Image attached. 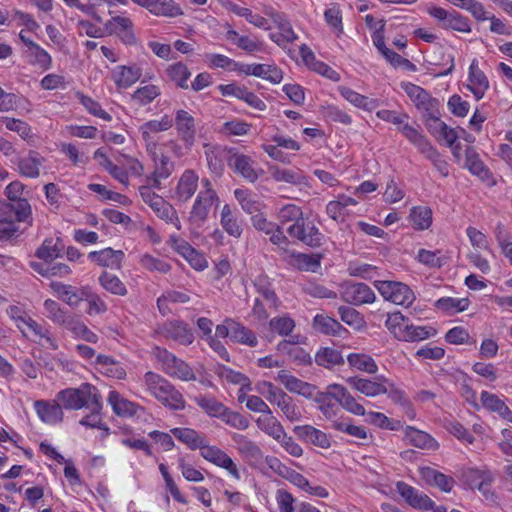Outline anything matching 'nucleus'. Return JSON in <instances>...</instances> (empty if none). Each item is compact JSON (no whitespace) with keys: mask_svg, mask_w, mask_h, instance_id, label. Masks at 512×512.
Instances as JSON below:
<instances>
[{"mask_svg":"<svg viewBox=\"0 0 512 512\" xmlns=\"http://www.w3.org/2000/svg\"><path fill=\"white\" fill-rule=\"evenodd\" d=\"M235 198L239 201L242 209L248 213L253 214L259 212L262 208V203L258 201L254 195L247 190L236 189L234 191Z\"/></svg>","mask_w":512,"mask_h":512,"instance_id":"nucleus-60","label":"nucleus"},{"mask_svg":"<svg viewBox=\"0 0 512 512\" xmlns=\"http://www.w3.org/2000/svg\"><path fill=\"white\" fill-rule=\"evenodd\" d=\"M342 299L353 305H361L373 303L375 301V293L365 283H346L342 286Z\"/></svg>","mask_w":512,"mask_h":512,"instance_id":"nucleus-16","label":"nucleus"},{"mask_svg":"<svg viewBox=\"0 0 512 512\" xmlns=\"http://www.w3.org/2000/svg\"><path fill=\"white\" fill-rule=\"evenodd\" d=\"M288 234L310 247H319L323 241V234L312 221L301 219L287 229Z\"/></svg>","mask_w":512,"mask_h":512,"instance_id":"nucleus-10","label":"nucleus"},{"mask_svg":"<svg viewBox=\"0 0 512 512\" xmlns=\"http://www.w3.org/2000/svg\"><path fill=\"white\" fill-rule=\"evenodd\" d=\"M385 327L399 341L418 342L436 335V329L431 326H418L410 322L400 312L387 315Z\"/></svg>","mask_w":512,"mask_h":512,"instance_id":"nucleus-3","label":"nucleus"},{"mask_svg":"<svg viewBox=\"0 0 512 512\" xmlns=\"http://www.w3.org/2000/svg\"><path fill=\"white\" fill-rule=\"evenodd\" d=\"M195 403L210 417L219 418L225 411V405L209 395H198Z\"/></svg>","mask_w":512,"mask_h":512,"instance_id":"nucleus-51","label":"nucleus"},{"mask_svg":"<svg viewBox=\"0 0 512 512\" xmlns=\"http://www.w3.org/2000/svg\"><path fill=\"white\" fill-rule=\"evenodd\" d=\"M228 165L245 180L254 183L259 178V173L254 168V161L247 155L231 153L227 159Z\"/></svg>","mask_w":512,"mask_h":512,"instance_id":"nucleus-23","label":"nucleus"},{"mask_svg":"<svg viewBox=\"0 0 512 512\" xmlns=\"http://www.w3.org/2000/svg\"><path fill=\"white\" fill-rule=\"evenodd\" d=\"M313 328L319 333L331 336H342L347 332L336 319L323 314L314 317Z\"/></svg>","mask_w":512,"mask_h":512,"instance_id":"nucleus-40","label":"nucleus"},{"mask_svg":"<svg viewBox=\"0 0 512 512\" xmlns=\"http://www.w3.org/2000/svg\"><path fill=\"white\" fill-rule=\"evenodd\" d=\"M347 382L353 389L368 397H375L388 392L386 386L383 383L368 379L351 377L347 380Z\"/></svg>","mask_w":512,"mask_h":512,"instance_id":"nucleus-39","label":"nucleus"},{"mask_svg":"<svg viewBox=\"0 0 512 512\" xmlns=\"http://www.w3.org/2000/svg\"><path fill=\"white\" fill-rule=\"evenodd\" d=\"M469 303L468 298L443 297L436 301L435 306L438 310L453 315L465 311Z\"/></svg>","mask_w":512,"mask_h":512,"instance_id":"nucleus-48","label":"nucleus"},{"mask_svg":"<svg viewBox=\"0 0 512 512\" xmlns=\"http://www.w3.org/2000/svg\"><path fill=\"white\" fill-rule=\"evenodd\" d=\"M171 433L190 449H199L201 456L217 467L225 469L232 478H241L239 469L233 459L222 449L206 443L204 434L190 428H173Z\"/></svg>","mask_w":512,"mask_h":512,"instance_id":"nucleus-1","label":"nucleus"},{"mask_svg":"<svg viewBox=\"0 0 512 512\" xmlns=\"http://www.w3.org/2000/svg\"><path fill=\"white\" fill-rule=\"evenodd\" d=\"M398 493L406 500V502L413 508L420 510H430L434 507V502L424 493L415 489L414 487L404 483L398 482Z\"/></svg>","mask_w":512,"mask_h":512,"instance_id":"nucleus-25","label":"nucleus"},{"mask_svg":"<svg viewBox=\"0 0 512 512\" xmlns=\"http://www.w3.org/2000/svg\"><path fill=\"white\" fill-rule=\"evenodd\" d=\"M218 201L219 198L216 192L200 191L189 213L190 222L197 226L202 225L208 219L211 208Z\"/></svg>","mask_w":512,"mask_h":512,"instance_id":"nucleus-12","label":"nucleus"},{"mask_svg":"<svg viewBox=\"0 0 512 512\" xmlns=\"http://www.w3.org/2000/svg\"><path fill=\"white\" fill-rule=\"evenodd\" d=\"M50 288L56 297L72 308H77L86 296L87 286L76 287L59 281H52Z\"/></svg>","mask_w":512,"mask_h":512,"instance_id":"nucleus-15","label":"nucleus"},{"mask_svg":"<svg viewBox=\"0 0 512 512\" xmlns=\"http://www.w3.org/2000/svg\"><path fill=\"white\" fill-rule=\"evenodd\" d=\"M88 256L92 261L96 262L99 266L118 270L121 268L124 253L121 250L105 248L100 251L90 252Z\"/></svg>","mask_w":512,"mask_h":512,"instance_id":"nucleus-31","label":"nucleus"},{"mask_svg":"<svg viewBox=\"0 0 512 512\" xmlns=\"http://www.w3.org/2000/svg\"><path fill=\"white\" fill-rule=\"evenodd\" d=\"M166 73L169 79L176 83L180 88H188L187 80L191 73L187 66L181 62L169 65Z\"/></svg>","mask_w":512,"mask_h":512,"instance_id":"nucleus-59","label":"nucleus"},{"mask_svg":"<svg viewBox=\"0 0 512 512\" xmlns=\"http://www.w3.org/2000/svg\"><path fill=\"white\" fill-rule=\"evenodd\" d=\"M282 259L290 267L300 271L317 272L321 266V256L318 254H305L285 250Z\"/></svg>","mask_w":512,"mask_h":512,"instance_id":"nucleus-19","label":"nucleus"},{"mask_svg":"<svg viewBox=\"0 0 512 512\" xmlns=\"http://www.w3.org/2000/svg\"><path fill=\"white\" fill-rule=\"evenodd\" d=\"M226 8L238 16L245 17L247 21L258 28H267L268 21L259 14H254L250 9L238 6L233 2H227Z\"/></svg>","mask_w":512,"mask_h":512,"instance_id":"nucleus-56","label":"nucleus"},{"mask_svg":"<svg viewBox=\"0 0 512 512\" xmlns=\"http://www.w3.org/2000/svg\"><path fill=\"white\" fill-rule=\"evenodd\" d=\"M226 323L232 325L231 340L249 347H256L258 339L255 333L245 327L243 324L236 322L232 319H226Z\"/></svg>","mask_w":512,"mask_h":512,"instance_id":"nucleus-42","label":"nucleus"},{"mask_svg":"<svg viewBox=\"0 0 512 512\" xmlns=\"http://www.w3.org/2000/svg\"><path fill=\"white\" fill-rule=\"evenodd\" d=\"M173 126V118L164 115L161 119L157 120H149L140 126L139 131L142 135L143 140L149 146L150 144H154L153 135L159 132H164L169 130Z\"/></svg>","mask_w":512,"mask_h":512,"instance_id":"nucleus-34","label":"nucleus"},{"mask_svg":"<svg viewBox=\"0 0 512 512\" xmlns=\"http://www.w3.org/2000/svg\"><path fill=\"white\" fill-rule=\"evenodd\" d=\"M238 71L245 75H253L273 84H278L283 79V72L276 65L269 64H241Z\"/></svg>","mask_w":512,"mask_h":512,"instance_id":"nucleus-22","label":"nucleus"},{"mask_svg":"<svg viewBox=\"0 0 512 512\" xmlns=\"http://www.w3.org/2000/svg\"><path fill=\"white\" fill-rule=\"evenodd\" d=\"M220 224L224 231L234 238L242 235L243 228L238 223L236 216L233 214L228 204L224 205L221 210Z\"/></svg>","mask_w":512,"mask_h":512,"instance_id":"nucleus-44","label":"nucleus"},{"mask_svg":"<svg viewBox=\"0 0 512 512\" xmlns=\"http://www.w3.org/2000/svg\"><path fill=\"white\" fill-rule=\"evenodd\" d=\"M152 355L161 365L163 372L168 376L182 381L197 380L196 373L190 365L167 349L156 346L152 350Z\"/></svg>","mask_w":512,"mask_h":512,"instance_id":"nucleus-5","label":"nucleus"},{"mask_svg":"<svg viewBox=\"0 0 512 512\" xmlns=\"http://www.w3.org/2000/svg\"><path fill=\"white\" fill-rule=\"evenodd\" d=\"M108 404L111 405L113 412L121 417H131L137 412L138 405L124 398L117 391H110L108 398Z\"/></svg>","mask_w":512,"mask_h":512,"instance_id":"nucleus-38","label":"nucleus"},{"mask_svg":"<svg viewBox=\"0 0 512 512\" xmlns=\"http://www.w3.org/2000/svg\"><path fill=\"white\" fill-rule=\"evenodd\" d=\"M101 286L108 292L118 296H125L127 288L124 283L115 275L103 272L99 277Z\"/></svg>","mask_w":512,"mask_h":512,"instance_id":"nucleus-58","label":"nucleus"},{"mask_svg":"<svg viewBox=\"0 0 512 512\" xmlns=\"http://www.w3.org/2000/svg\"><path fill=\"white\" fill-rule=\"evenodd\" d=\"M62 249L63 245L59 239L54 240L49 238L44 240L35 255L46 263H52L60 256Z\"/></svg>","mask_w":512,"mask_h":512,"instance_id":"nucleus-45","label":"nucleus"},{"mask_svg":"<svg viewBox=\"0 0 512 512\" xmlns=\"http://www.w3.org/2000/svg\"><path fill=\"white\" fill-rule=\"evenodd\" d=\"M467 87L473 93L477 100L482 99L485 92L489 88V81L484 72L479 69L476 60H473L469 67Z\"/></svg>","mask_w":512,"mask_h":512,"instance_id":"nucleus-28","label":"nucleus"},{"mask_svg":"<svg viewBox=\"0 0 512 512\" xmlns=\"http://www.w3.org/2000/svg\"><path fill=\"white\" fill-rule=\"evenodd\" d=\"M332 391V395L335 396L339 406L355 415L363 416L366 414L365 408L356 401L344 386L332 384Z\"/></svg>","mask_w":512,"mask_h":512,"instance_id":"nucleus-32","label":"nucleus"},{"mask_svg":"<svg viewBox=\"0 0 512 512\" xmlns=\"http://www.w3.org/2000/svg\"><path fill=\"white\" fill-rule=\"evenodd\" d=\"M268 173L276 182H284L291 185H306V177L299 169H287L278 165H270Z\"/></svg>","mask_w":512,"mask_h":512,"instance_id":"nucleus-33","label":"nucleus"},{"mask_svg":"<svg viewBox=\"0 0 512 512\" xmlns=\"http://www.w3.org/2000/svg\"><path fill=\"white\" fill-rule=\"evenodd\" d=\"M144 385L164 406L172 410H183L185 400L183 395L167 379L154 372H147L144 375Z\"/></svg>","mask_w":512,"mask_h":512,"instance_id":"nucleus-4","label":"nucleus"},{"mask_svg":"<svg viewBox=\"0 0 512 512\" xmlns=\"http://www.w3.org/2000/svg\"><path fill=\"white\" fill-rule=\"evenodd\" d=\"M315 362L324 368L331 369L344 363L342 354L333 348H321L315 355Z\"/></svg>","mask_w":512,"mask_h":512,"instance_id":"nucleus-49","label":"nucleus"},{"mask_svg":"<svg viewBox=\"0 0 512 512\" xmlns=\"http://www.w3.org/2000/svg\"><path fill=\"white\" fill-rule=\"evenodd\" d=\"M44 157H42L36 151H29V153L20 158L18 161V170L22 176L28 178H38L40 176V168L44 163Z\"/></svg>","mask_w":512,"mask_h":512,"instance_id":"nucleus-35","label":"nucleus"},{"mask_svg":"<svg viewBox=\"0 0 512 512\" xmlns=\"http://www.w3.org/2000/svg\"><path fill=\"white\" fill-rule=\"evenodd\" d=\"M61 326L70 331L76 338L83 339L89 343H96L98 341V336L77 315L69 313Z\"/></svg>","mask_w":512,"mask_h":512,"instance_id":"nucleus-30","label":"nucleus"},{"mask_svg":"<svg viewBox=\"0 0 512 512\" xmlns=\"http://www.w3.org/2000/svg\"><path fill=\"white\" fill-rule=\"evenodd\" d=\"M347 361L351 367L369 374H375L378 371L376 362L367 354L351 353Z\"/></svg>","mask_w":512,"mask_h":512,"instance_id":"nucleus-54","label":"nucleus"},{"mask_svg":"<svg viewBox=\"0 0 512 512\" xmlns=\"http://www.w3.org/2000/svg\"><path fill=\"white\" fill-rule=\"evenodd\" d=\"M158 333L182 345H190L194 341L191 329L182 321L166 322L158 328Z\"/></svg>","mask_w":512,"mask_h":512,"instance_id":"nucleus-21","label":"nucleus"},{"mask_svg":"<svg viewBox=\"0 0 512 512\" xmlns=\"http://www.w3.org/2000/svg\"><path fill=\"white\" fill-rule=\"evenodd\" d=\"M416 260L429 268H441L447 263L448 257L441 250L420 249Z\"/></svg>","mask_w":512,"mask_h":512,"instance_id":"nucleus-46","label":"nucleus"},{"mask_svg":"<svg viewBox=\"0 0 512 512\" xmlns=\"http://www.w3.org/2000/svg\"><path fill=\"white\" fill-rule=\"evenodd\" d=\"M341 320L347 325L351 326L356 330H360L364 327V317L356 309L346 306H341L338 309Z\"/></svg>","mask_w":512,"mask_h":512,"instance_id":"nucleus-64","label":"nucleus"},{"mask_svg":"<svg viewBox=\"0 0 512 512\" xmlns=\"http://www.w3.org/2000/svg\"><path fill=\"white\" fill-rule=\"evenodd\" d=\"M402 89L413 101L415 106L423 113V116H435L438 101L432 98L423 88L410 82H403Z\"/></svg>","mask_w":512,"mask_h":512,"instance_id":"nucleus-11","label":"nucleus"},{"mask_svg":"<svg viewBox=\"0 0 512 512\" xmlns=\"http://www.w3.org/2000/svg\"><path fill=\"white\" fill-rule=\"evenodd\" d=\"M170 242L172 248L182 255L194 269L201 271L207 267L205 257L188 242L176 237H171Z\"/></svg>","mask_w":512,"mask_h":512,"instance_id":"nucleus-24","label":"nucleus"},{"mask_svg":"<svg viewBox=\"0 0 512 512\" xmlns=\"http://www.w3.org/2000/svg\"><path fill=\"white\" fill-rule=\"evenodd\" d=\"M117 35L125 44H136L137 39L133 32V22L125 16H114L104 24V34Z\"/></svg>","mask_w":512,"mask_h":512,"instance_id":"nucleus-13","label":"nucleus"},{"mask_svg":"<svg viewBox=\"0 0 512 512\" xmlns=\"http://www.w3.org/2000/svg\"><path fill=\"white\" fill-rule=\"evenodd\" d=\"M85 408L90 410V414L80 420V424L90 428H100L102 423L101 410L103 408L101 395L99 394Z\"/></svg>","mask_w":512,"mask_h":512,"instance_id":"nucleus-53","label":"nucleus"},{"mask_svg":"<svg viewBox=\"0 0 512 512\" xmlns=\"http://www.w3.org/2000/svg\"><path fill=\"white\" fill-rule=\"evenodd\" d=\"M99 394L95 386L84 383L78 388H68L60 391L57 394V399L65 409L79 410L86 407Z\"/></svg>","mask_w":512,"mask_h":512,"instance_id":"nucleus-7","label":"nucleus"},{"mask_svg":"<svg viewBox=\"0 0 512 512\" xmlns=\"http://www.w3.org/2000/svg\"><path fill=\"white\" fill-rule=\"evenodd\" d=\"M409 219L414 229L426 230L432 224V211L424 206L413 207Z\"/></svg>","mask_w":512,"mask_h":512,"instance_id":"nucleus-50","label":"nucleus"},{"mask_svg":"<svg viewBox=\"0 0 512 512\" xmlns=\"http://www.w3.org/2000/svg\"><path fill=\"white\" fill-rule=\"evenodd\" d=\"M340 94L349 103H351L352 105H354L358 108H362L365 110H372L376 105L374 100H372L364 95H361L348 87H341Z\"/></svg>","mask_w":512,"mask_h":512,"instance_id":"nucleus-57","label":"nucleus"},{"mask_svg":"<svg viewBox=\"0 0 512 512\" xmlns=\"http://www.w3.org/2000/svg\"><path fill=\"white\" fill-rule=\"evenodd\" d=\"M15 320L17 328L25 337L53 350L58 349V343L52 337L50 327L46 323H39L27 315L19 316Z\"/></svg>","mask_w":512,"mask_h":512,"instance_id":"nucleus-6","label":"nucleus"},{"mask_svg":"<svg viewBox=\"0 0 512 512\" xmlns=\"http://www.w3.org/2000/svg\"><path fill=\"white\" fill-rule=\"evenodd\" d=\"M172 171L173 164L170 162L168 157L162 156L160 158V164L149 177V181H151L153 187L160 189L161 180L167 179L172 174Z\"/></svg>","mask_w":512,"mask_h":512,"instance_id":"nucleus-62","label":"nucleus"},{"mask_svg":"<svg viewBox=\"0 0 512 512\" xmlns=\"http://www.w3.org/2000/svg\"><path fill=\"white\" fill-rule=\"evenodd\" d=\"M142 76V69L137 64L118 65L110 71V79L117 89H128Z\"/></svg>","mask_w":512,"mask_h":512,"instance_id":"nucleus-20","label":"nucleus"},{"mask_svg":"<svg viewBox=\"0 0 512 512\" xmlns=\"http://www.w3.org/2000/svg\"><path fill=\"white\" fill-rule=\"evenodd\" d=\"M400 132L406 139H408L409 142L415 145L419 152L422 153L427 159L431 160L435 164L440 162L439 153L437 150L416 128L406 123V125L400 127Z\"/></svg>","mask_w":512,"mask_h":512,"instance_id":"nucleus-18","label":"nucleus"},{"mask_svg":"<svg viewBox=\"0 0 512 512\" xmlns=\"http://www.w3.org/2000/svg\"><path fill=\"white\" fill-rule=\"evenodd\" d=\"M96 361L101 366L102 372L108 377L116 379H124L126 377V370L123 365L113 358L106 355H98Z\"/></svg>","mask_w":512,"mask_h":512,"instance_id":"nucleus-52","label":"nucleus"},{"mask_svg":"<svg viewBox=\"0 0 512 512\" xmlns=\"http://www.w3.org/2000/svg\"><path fill=\"white\" fill-rule=\"evenodd\" d=\"M75 96L90 114L105 121H111V115L103 110L97 101L82 92H76Z\"/></svg>","mask_w":512,"mask_h":512,"instance_id":"nucleus-61","label":"nucleus"},{"mask_svg":"<svg viewBox=\"0 0 512 512\" xmlns=\"http://www.w3.org/2000/svg\"><path fill=\"white\" fill-rule=\"evenodd\" d=\"M232 440L235 443L236 450L248 461H261L263 452L260 447L247 436L239 433L232 435Z\"/></svg>","mask_w":512,"mask_h":512,"instance_id":"nucleus-29","label":"nucleus"},{"mask_svg":"<svg viewBox=\"0 0 512 512\" xmlns=\"http://www.w3.org/2000/svg\"><path fill=\"white\" fill-rule=\"evenodd\" d=\"M32 209L27 200L7 203L0 200V241L16 237L19 233L17 222L31 219Z\"/></svg>","mask_w":512,"mask_h":512,"instance_id":"nucleus-2","label":"nucleus"},{"mask_svg":"<svg viewBox=\"0 0 512 512\" xmlns=\"http://www.w3.org/2000/svg\"><path fill=\"white\" fill-rule=\"evenodd\" d=\"M275 379L279 381L290 393L298 394L307 399H312L315 395V391L317 390L315 385L295 377L287 370L278 371Z\"/></svg>","mask_w":512,"mask_h":512,"instance_id":"nucleus-17","label":"nucleus"},{"mask_svg":"<svg viewBox=\"0 0 512 512\" xmlns=\"http://www.w3.org/2000/svg\"><path fill=\"white\" fill-rule=\"evenodd\" d=\"M142 200L156 213V215L167 223L174 224L179 230L181 228L180 220L176 210L163 197L154 193L147 185L139 188Z\"/></svg>","mask_w":512,"mask_h":512,"instance_id":"nucleus-8","label":"nucleus"},{"mask_svg":"<svg viewBox=\"0 0 512 512\" xmlns=\"http://www.w3.org/2000/svg\"><path fill=\"white\" fill-rule=\"evenodd\" d=\"M332 384L329 385L325 392L315 391V395L312 398L318 405V409L327 418L332 419L337 415L339 411L338 402L335 400V396L332 395Z\"/></svg>","mask_w":512,"mask_h":512,"instance_id":"nucleus-36","label":"nucleus"},{"mask_svg":"<svg viewBox=\"0 0 512 512\" xmlns=\"http://www.w3.org/2000/svg\"><path fill=\"white\" fill-rule=\"evenodd\" d=\"M405 437L409 443L421 449H433L437 446L436 441L429 434L410 426L405 430Z\"/></svg>","mask_w":512,"mask_h":512,"instance_id":"nucleus-47","label":"nucleus"},{"mask_svg":"<svg viewBox=\"0 0 512 512\" xmlns=\"http://www.w3.org/2000/svg\"><path fill=\"white\" fill-rule=\"evenodd\" d=\"M375 287L384 299L402 306H410L414 300V292L404 283L395 281H376Z\"/></svg>","mask_w":512,"mask_h":512,"instance_id":"nucleus-9","label":"nucleus"},{"mask_svg":"<svg viewBox=\"0 0 512 512\" xmlns=\"http://www.w3.org/2000/svg\"><path fill=\"white\" fill-rule=\"evenodd\" d=\"M173 125L177 130L180 140L186 148H191L195 143L196 123L194 117L186 110H177Z\"/></svg>","mask_w":512,"mask_h":512,"instance_id":"nucleus-14","label":"nucleus"},{"mask_svg":"<svg viewBox=\"0 0 512 512\" xmlns=\"http://www.w3.org/2000/svg\"><path fill=\"white\" fill-rule=\"evenodd\" d=\"M254 286L258 297L267 303L269 309H278L280 300L273 290L271 283L265 277H258L255 280Z\"/></svg>","mask_w":512,"mask_h":512,"instance_id":"nucleus-43","label":"nucleus"},{"mask_svg":"<svg viewBox=\"0 0 512 512\" xmlns=\"http://www.w3.org/2000/svg\"><path fill=\"white\" fill-rule=\"evenodd\" d=\"M157 16L175 17L181 14L180 8L173 0H131Z\"/></svg>","mask_w":512,"mask_h":512,"instance_id":"nucleus-27","label":"nucleus"},{"mask_svg":"<svg viewBox=\"0 0 512 512\" xmlns=\"http://www.w3.org/2000/svg\"><path fill=\"white\" fill-rule=\"evenodd\" d=\"M256 426L263 433L273 438L275 441L285 432L283 425L280 421L272 415V411L262 415L256 419Z\"/></svg>","mask_w":512,"mask_h":512,"instance_id":"nucleus-41","label":"nucleus"},{"mask_svg":"<svg viewBox=\"0 0 512 512\" xmlns=\"http://www.w3.org/2000/svg\"><path fill=\"white\" fill-rule=\"evenodd\" d=\"M34 406L38 416L45 423L56 424L63 419L62 407L58 403L39 400L35 402Z\"/></svg>","mask_w":512,"mask_h":512,"instance_id":"nucleus-37","label":"nucleus"},{"mask_svg":"<svg viewBox=\"0 0 512 512\" xmlns=\"http://www.w3.org/2000/svg\"><path fill=\"white\" fill-rule=\"evenodd\" d=\"M480 400L485 408L497 412L499 415L503 417L511 413L509 408L498 396L491 394L487 391H483L481 393Z\"/></svg>","mask_w":512,"mask_h":512,"instance_id":"nucleus-63","label":"nucleus"},{"mask_svg":"<svg viewBox=\"0 0 512 512\" xmlns=\"http://www.w3.org/2000/svg\"><path fill=\"white\" fill-rule=\"evenodd\" d=\"M161 90L157 85L149 84L137 88L131 95V99L140 106H145L153 102L159 95Z\"/></svg>","mask_w":512,"mask_h":512,"instance_id":"nucleus-55","label":"nucleus"},{"mask_svg":"<svg viewBox=\"0 0 512 512\" xmlns=\"http://www.w3.org/2000/svg\"><path fill=\"white\" fill-rule=\"evenodd\" d=\"M199 176L192 170H185L175 188V198L180 202L189 201L198 189Z\"/></svg>","mask_w":512,"mask_h":512,"instance_id":"nucleus-26","label":"nucleus"}]
</instances>
